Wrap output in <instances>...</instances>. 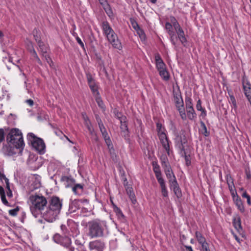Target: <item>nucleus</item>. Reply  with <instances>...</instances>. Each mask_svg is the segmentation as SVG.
<instances>
[{"mask_svg": "<svg viewBox=\"0 0 251 251\" xmlns=\"http://www.w3.org/2000/svg\"><path fill=\"white\" fill-rule=\"evenodd\" d=\"M158 136L163 147L166 151L168 155H169L170 147L166 133L165 132H160V133H158Z\"/></svg>", "mask_w": 251, "mask_h": 251, "instance_id": "obj_11", "label": "nucleus"}, {"mask_svg": "<svg viewBox=\"0 0 251 251\" xmlns=\"http://www.w3.org/2000/svg\"><path fill=\"white\" fill-rule=\"evenodd\" d=\"M115 212L116 213L118 217L120 218H124V215L122 212V211L120 210V208L118 207L115 206L114 208Z\"/></svg>", "mask_w": 251, "mask_h": 251, "instance_id": "obj_39", "label": "nucleus"}, {"mask_svg": "<svg viewBox=\"0 0 251 251\" xmlns=\"http://www.w3.org/2000/svg\"><path fill=\"white\" fill-rule=\"evenodd\" d=\"M118 118L120 119V121L121 122L120 128H121L122 132L123 133V135L126 138V136L128 135V133L127 126V124H126V118L124 116L118 117Z\"/></svg>", "mask_w": 251, "mask_h": 251, "instance_id": "obj_15", "label": "nucleus"}, {"mask_svg": "<svg viewBox=\"0 0 251 251\" xmlns=\"http://www.w3.org/2000/svg\"><path fill=\"white\" fill-rule=\"evenodd\" d=\"M89 246L91 249H96L98 251H100L103 248L104 244L100 241L96 240L90 242Z\"/></svg>", "mask_w": 251, "mask_h": 251, "instance_id": "obj_17", "label": "nucleus"}, {"mask_svg": "<svg viewBox=\"0 0 251 251\" xmlns=\"http://www.w3.org/2000/svg\"><path fill=\"white\" fill-rule=\"evenodd\" d=\"M176 106L179 111L181 118L183 120L186 119V115L184 108L183 101L180 95H176L175 96Z\"/></svg>", "mask_w": 251, "mask_h": 251, "instance_id": "obj_7", "label": "nucleus"}, {"mask_svg": "<svg viewBox=\"0 0 251 251\" xmlns=\"http://www.w3.org/2000/svg\"><path fill=\"white\" fill-rule=\"evenodd\" d=\"M87 80H88V83H89L90 82L94 81L90 75H87Z\"/></svg>", "mask_w": 251, "mask_h": 251, "instance_id": "obj_57", "label": "nucleus"}, {"mask_svg": "<svg viewBox=\"0 0 251 251\" xmlns=\"http://www.w3.org/2000/svg\"><path fill=\"white\" fill-rule=\"evenodd\" d=\"M156 129L158 133L161 132H165V129L162 127V125L160 123H157L156 124Z\"/></svg>", "mask_w": 251, "mask_h": 251, "instance_id": "obj_50", "label": "nucleus"}, {"mask_svg": "<svg viewBox=\"0 0 251 251\" xmlns=\"http://www.w3.org/2000/svg\"><path fill=\"white\" fill-rule=\"evenodd\" d=\"M229 189L230 191V192H233L234 190V184H232V186L231 185H228Z\"/></svg>", "mask_w": 251, "mask_h": 251, "instance_id": "obj_59", "label": "nucleus"}, {"mask_svg": "<svg viewBox=\"0 0 251 251\" xmlns=\"http://www.w3.org/2000/svg\"><path fill=\"white\" fill-rule=\"evenodd\" d=\"M19 211V208L18 207H17L16 208L9 210L8 211L9 214L13 216H15L17 215L18 212Z\"/></svg>", "mask_w": 251, "mask_h": 251, "instance_id": "obj_42", "label": "nucleus"}, {"mask_svg": "<svg viewBox=\"0 0 251 251\" xmlns=\"http://www.w3.org/2000/svg\"><path fill=\"white\" fill-rule=\"evenodd\" d=\"M27 49L29 50L30 53H31V54L33 56V57L36 59L37 62L39 64H41L42 62H41L40 59H39V58L38 57V55H37V54L35 50L34 49L33 46L31 42H29V43L27 45Z\"/></svg>", "mask_w": 251, "mask_h": 251, "instance_id": "obj_19", "label": "nucleus"}, {"mask_svg": "<svg viewBox=\"0 0 251 251\" xmlns=\"http://www.w3.org/2000/svg\"><path fill=\"white\" fill-rule=\"evenodd\" d=\"M202 251H210L208 249V244L206 243L201 245Z\"/></svg>", "mask_w": 251, "mask_h": 251, "instance_id": "obj_52", "label": "nucleus"}, {"mask_svg": "<svg viewBox=\"0 0 251 251\" xmlns=\"http://www.w3.org/2000/svg\"><path fill=\"white\" fill-rule=\"evenodd\" d=\"M155 173V176L159 182V184L160 183H163L164 182V179L161 176V173L160 171H155V172H154Z\"/></svg>", "mask_w": 251, "mask_h": 251, "instance_id": "obj_34", "label": "nucleus"}, {"mask_svg": "<svg viewBox=\"0 0 251 251\" xmlns=\"http://www.w3.org/2000/svg\"><path fill=\"white\" fill-rule=\"evenodd\" d=\"M104 224L97 221H92L88 223V235L91 238L101 237L103 235Z\"/></svg>", "mask_w": 251, "mask_h": 251, "instance_id": "obj_4", "label": "nucleus"}, {"mask_svg": "<svg viewBox=\"0 0 251 251\" xmlns=\"http://www.w3.org/2000/svg\"><path fill=\"white\" fill-rule=\"evenodd\" d=\"M174 28L175 29L177 35V38L179 40L181 44L183 46H185L187 43V40L185 37L184 32L178 23H175Z\"/></svg>", "mask_w": 251, "mask_h": 251, "instance_id": "obj_10", "label": "nucleus"}, {"mask_svg": "<svg viewBox=\"0 0 251 251\" xmlns=\"http://www.w3.org/2000/svg\"><path fill=\"white\" fill-rule=\"evenodd\" d=\"M89 84V87L90 88L92 87L93 86H96V84H95V81H91V82H90L89 83H88Z\"/></svg>", "mask_w": 251, "mask_h": 251, "instance_id": "obj_60", "label": "nucleus"}, {"mask_svg": "<svg viewBox=\"0 0 251 251\" xmlns=\"http://www.w3.org/2000/svg\"><path fill=\"white\" fill-rule=\"evenodd\" d=\"M102 28L104 35L112 46L119 50H121L122 49L121 43L107 22H102Z\"/></svg>", "mask_w": 251, "mask_h": 251, "instance_id": "obj_3", "label": "nucleus"}, {"mask_svg": "<svg viewBox=\"0 0 251 251\" xmlns=\"http://www.w3.org/2000/svg\"><path fill=\"white\" fill-rule=\"evenodd\" d=\"M105 8V10L106 11V12L107 13V15H110V13H111V10L108 9L107 10H106V8Z\"/></svg>", "mask_w": 251, "mask_h": 251, "instance_id": "obj_64", "label": "nucleus"}, {"mask_svg": "<svg viewBox=\"0 0 251 251\" xmlns=\"http://www.w3.org/2000/svg\"><path fill=\"white\" fill-rule=\"evenodd\" d=\"M172 26L173 25L171 24L169 22H167L166 23L165 28L170 36L172 43L176 47V40H177V37H176L175 32L172 30Z\"/></svg>", "mask_w": 251, "mask_h": 251, "instance_id": "obj_14", "label": "nucleus"}, {"mask_svg": "<svg viewBox=\"0 0 251 251\" xmlns=\"http://www.w3.org/2000/svg\"><path fill=\"white\" fill-rule=\"evenodd\" d=\"M155 58L156 63H157L158 62H162L163 61V60H162V59L160 57V56L158 54L155 55Z\"/></svg>", "mask_w": 251, "mask_h": 251, "instance_id": "obj_54", "label": "nucleus"}, {"mask_svg": "<svg viewBox=\"0 0 251 251\" xmlns=\"http://www.w3.org/2000/svg\"><path fill=\"white\" fill-rule=\"evenodd\" d=\"M196 237L198 241L200 244H201V245H202L206 243L204 237L201 235V234L200 232L198 231L196 232Z\"/></svg>", "mask_w": 251, "mask_h": 251, "instance_id": "obj_26", "label": "nucleus"}, {"mask_svg": "<svg viewBox=\"0 0 251 251\" xmlns=\"http://www.w3.org/2000/svg\"><path fill=\"white\" fill-rule=\"evenodd\" d=\"M228 94H229V98H230L229 101L232 103V104H233V105L234 106V108H236L237 107L236 100H235L234 97L233 96V95L230 94L229 92H228Z\"/></svg>", "mask_w": 251, "mask_h": 251, "instance_id": "obj_40", "label": "nucleus"}, {"mask_svg": "<svg viewBox=\"0 0 251 251\" xmlns=\"http://www.w3.org/2000/svg\"><path fill=\"white\" fill-rule=\"evenodd\" d=\"M26 102L30 106H32L33 104V101L31 99L26 100Z\"/></svg>", "mask_w": 251, "mask_h": 251, "instance_id": "obj_58", "label": "nucleus"}, {"mask_svg": "<svg viewBox=\"0 0 251 251\" xmlns=\"http://www.w3.org/2000/svg\"><path fill=\"white\" fill-rule=\"evenodd\" d=\"M173 189L175 195L176 196L177 198H179L181 196V192L179 186L176 188H174Z\"/></svg>", "mask_w": 251, "mask_h": 251, "instance_id": "obj_45", "label": "nucleus"}, {"mask_svg": "<svg viewBox=\"0 0 251 251\" xmlns=\"http://www.w3.org/2000/svg\"><path fill=\"white\" fill-rule=\"evenodd\" d=\"M163 168L164 169L165 174L169 181H172V179L176 178L170 166H168V167Z\"/></svg>", "mask_w": 251, "mask_h": 251, "instance_id": "obj_20", "label": "nucleus"}, {"mask_svg": "<svg viewBox=\"0 0 251 251\" xmlns=\"http://www.w3.org/2000/svg\"><path fill=\"white\" fill-rule=\"evenodd\" d=\"M242 84L245 95L251 105V85L245 77L243 78Z\"/></svg>", "mask_w": 251, "mask_h": 251, "instance_id": "obj_12", "label": "nucleus"}, {"mask_svg": "<svg viewBox=\"0 0 251 251\" xmlns=\"http://www.w3.org/2000/svg\"><path fill=\"white\" fill-rule=\"evenodd\" d=\"M160 161L163 168L170 166L168 161V159L166 154H162L160 156Z\"/></svg>", "mask_w": 251, "mask_h": 251, "instance_id": "obj_24", "label": "nucleus"}, {"mask_svg": "<svg viewBox=\"0 0 251 251\" xmlns=\"http://www.w3.org/2000/svg\"><path fill=\"white\" fill-rule=\"evenodd\" d=\"M33 34V36H34V37L35 38V40L38 42H39V41H40V38L39 37V31L35 28L33 31V32H32Z\"/></svg>", "mask_w": 251, "mask_h": 251, "instance_id": "obj_44", "label": "nucleus"}, {"mask_svg": "<svg viewBox=\"0 0 251 251\" xmlns=\"http://www.w3.org/2000/svg\"><path fill=\"white\" fill-rule=\"evenodd\" d=\"M156 67L157 70L158 71V72L166 68V65L163 62V61L158 62L157 63H156Z\"/></svg>", "mask_w": 251, "mask_h": 251, "instance_id": "obj_35", "label": "nucleus"}, {"mask_svg": "<svg viewBox=\"0 0 251 251\" xmlns=\"http://www.w3.org/2000/svg\"><path fill=\"white\" fill-rule=\"evenodd\" d=\"M7 144L4 145L2 149L3 153L7 155H12L16 153L15 149H19L21 151L25 146L21 131L14 128L10 130L6 138Z\"/></svg>", "mask_w": 251, "mask_h": 251, "instance_id": "obj_1", "label": "nucleus"}, {"mask_svg": "<svg viewBox=\"0 0 251 251\" xmlns=\"http://www.w3.org/2000/svg\"><path fill=\"white\" fill-rule=\"evenodd\" d=\"M61 181L64 183L66 187H72L75 184V180L66 176H62Z\"/></svg>", "mask_w": 251, "mask_h": 251, "instance_id": "obj_18", "label": "nucleus"}, {"mask_svg": "<svg viewBox=\"0 0 251 251\" xmlns=\"http://www.w3.org/2000/svg\"><path fill=\"white\" fill-rule=\"evenodd\" d=\"M83 185L80 184H75L72 188V190L75 194H79L82 191Z\"/></svg>", "mask_w": 251, "mask_h": 251, "instance_id": "obj_28", "label": "nucleus"}, {"mask_svg": "<svg viewBox=\"0 0 251 251\" xmlns=\"http://www.w3.org/2000/svg\"><path fill=\"white\" fill-rule=\"evenodd\" d=\"M0 196H1V201H2V203L4 205L8 206L9 204V203H8V201L6 200V199L5 197V192L3 194H2Z\"/></svg>", "mask_w": 251, "mask_h": 251, "instance_id": "obj_49", "label": "nucleus"}, {"mask_svg": "<svg viewBox=\"0 0 251 251\" xmlns=\"http://www.w3.org/2000/svg\"><path fill=\"white\" fill-rule=\"evenodd\" d=\"M171 22L172 23V25L174 27V24L175 23H178V22L176 21V20L173 18L172 20H171Z\"/></svg>", "mask_w": 251, "mask_h": 251, "instance_id": "obj_61", "label": "nucleus"}, {"mask_svg": "<svg viewBox=\"0 0 251 251\" xmlns=\"http://www.w3.org/2000/svg\"><path fill=\"white\" fill-rule=\"evenodd\" d=\"M39 50L41 51L43 57L45 59L47 63L51 67H53V62L48 54L49 49L48 47L41 41L38 42Z\"/></svg>", "mask_w": 251, "mask_h": 251, "instance_id": "obj_8", "label": "nucleus"}, {"mask_svg": "<svg viewBox=\"0 0 251 251\" xmlns=\"http://www.w3.org/2000/svg\"><path fill=\"white\" fill-rule=\"evenodd\" d=\"M63 237H61L59 234H56L53 236V239L55 242L59 244L61 241Z\"/></svg>", "mask_w": 251, "mask_h": 251, "instance_id": "obj_41", "label": "nucleus"}, {"mask_svg": "<svg viewBox=\"0 0 251 251\" xmlns=\"http://www.w3.org/2000/svg\"><path fill=\"white\" fill-rule=\"evenodd\" d=\"M7 188L9 190V191L7 192V195L8 197H12V191L10 190V188H9V184H8V183L7 182Z\"/></svg>", "mask_w": 251, "mask_h": 251, "instance_id": "obj_55", "label": "nucleus"}, {"mask_svg": "<svg viewBox=\"0 0 251 251\" xmlns=\"http://www.w3.org/2000/svg\"><path fill=\"white\" fill-rule=\"evenodd\" d=\"M29 200L31 202L30 211L35 217H37L38 211L41 212L46 206L47 200L45 197L39 195H32Z\"/></svg>", "mask_w": 251, "mask_h": 251, "instance_id": "obj_2", "label": "nucleus"}, {"mask_svg": "<svg viewBox=\"0 0 251 251\" xmlns=\"http://www.w3.org/2000/svg\"><path fill=\"white\" fill-rule=\"evenodd\" d=\"M130 23L132 25L133 28L136 31L140 28L137 22L134 20L133 18H130Z\"/></svg>", "mask_w": 251, "mask_h": 251, "instance_id": "obj_37", "label": "nucleus"}, {"mask_svg": "<svg viewBox=\"0 0 251 251\" xmlns=\"http://www.w3.org/2000/svg\"><path fill=\"white\" fill-rule=\"evenodd\" d=\"M242 196L243 198H245L247 199V203L250 205L251 204V197L246 192H244L242 195Z\"/></svg>", "mask_w": 251, "mask_h": 251, "instance_id": "obj_46", "label": "nucleus"}, {"mask_svg": "<svg viewBox=\"0 0 251 251\" xmlns=\"http://www.w3.org/2000/svg\"><path fill=\"white\" fill-rule=\"evenodd\" d=\"M226 181L228 185H232V184H234L233 179L230 176H226Z\"/></svg>", "mask_w": 251, "mask_h": 251, "instance_id": "obj_51", "label": "nucleus"}, {"mask_svg": "<svg viewBox=\"0 0 251 251\" xmlns=\"http://www.w3.org/2000/svg\"><path fill=\"white\" fill-rule=\"evenodd\" d=\"M97 120L98 121L99 126L100 130L102 133V136L104 138L105 143L107 144L108 148H110V147L111 146V141L110 139L109 136L108 135V133L106 132V129L104 126L100 118L97 117ZM109 151L111 154L112 153V152H114V151L112 147H111V149H109Z\"/></svg>", "mask_w": 251, "mask_h": 251, "instance_id": "obj_6", "label": "nucleus"}, {"mask_svg": "<svg viewBox=\"0 0 251 251\" xmlns=\"http://www.w3.org/2000/svg\"><path fill=\"white\" fill-rule=\"evenodd\" d=\"M59 213V212L49 207L47 210L43 213V216L47 221L53 222L56 219Z\"/></svg>", "mask_w": 251, "mask_h": 251, "instance_id": "obj_9", "label": "nucleus"}, {"mask_svg": "<svg viewBox=\"0 0 251 251\" xmlns=\"http://www.w3.org/2000/svg\"><path fill=\"white\" fill-rule=\"evenodd\" d=\"M185 162H186V165L187 166H189L190 164V163H191V161H190V159L189 158V157L185 155Z\"/></svg>", "mask_w": 251, "mask_h": 251, "instance_id": "obj_56", "label": "nucleus"}, {"mask_svg": "<svg viewBox=\"0 0 251 251\" xmlns=\"http://www.w3.org/2000/svg\"><path fill=\"white\" fill-rule=\"evenodd\" d=\"M170 182V187L171 188L174 189V188H176L178 187L177 182L176 181V178H175L172 179V181H169Z\"/></svg>", "mask_w": 251, "mask_h": 251, "instance_id": "obj_43", "label": "nucleus"}, {"mask_svg": "<svg viewBox=\"0 0 251 251\" xmlns=\"http://www.w3.org/2000/svg\"><path fill=\"white\" fill-rule=\"evenodd\" d=\"M196 108L198 111H201V116H205L206 115L205 111L204 109H203L202 107L201 101L200 100H198V101H197V103L196 105Z\"/></svg>", "mask_w": 251, "mask_h": 251, "instance_id": "obj_29", "label": "nucleus"}, {"mask_svg": "<svg viewBox=\"0 0 251 251\" xmlns=\"http://www.w3.org/2000/svg\"><path fill=\"white\" fill-rule=\"evenodd\" d=\"M186 248L187 251H193L192 248L191 246H186Z\"/></svg>", "mask_w": 251, "mask_h": 251, "instance_id": "obj_63", "label": "nucleus"}, {"mask_svg": "<svg viewBox=\"0 0 251 251\" xmlns=\"http://www.w3.org/2000/svg\"><path fill=\"white\" fill-rule=\"evenodd\" d=\"M201 126V132L202 134H203L205 136H207L208 135V133L207 132V130L206 127L205 125L204 124V122H201L200 123Z\"/></svg>", "mask_w": 251, "mask_h": 251, "instance_id": "obj_36", "label": "nucleus"}, {"mask_svg": "<svg viewBox=\"0 0 251 251\" xmlns=\"http://www.w3.org/2000/svg\"><path fill=\"white\" fill-rule=\"evenodd\" d=\"M126 192L127 195H128L129 198L130 199L132 202L133 203H135L136 201V200L135 198V194L133 192V189L132 188L128 187L126 188Z\"/></svg>", "mask_w": 251, "mask_h": 251, "instance_id": "obj_21", "label": "nucleus"}, {"mask_svg": "<svg viewBox=\"0 0 251 251\" xmlns=\"http://www.w3.org/2000/svg\"><path fill=\"white\" fill-rule=\"evenodd\" d=\"M61 207L62 203L58 197H53L51 199L49 207L59 213Z\"/></svg>", "mask_w": 251, "mask_h": 251, "instance_id": "obj_13", "label": "nucleus"}, {"mask_svg": "<svg viewBox=\"0 0 251 251\" xmlns=\"http://www.w3.org/2000/svg\"><path fill=\"white\" fill-rule=\"evenodd\" d=\"M160 185L161 189V193L162 195L164 197H168V191L167 190L165 182L163 183L159 184Z\"/></svg>", "mask_w": 251, "mask_h": 251, "instance_id": "obj_33", "label": "nucleus"}, {"mask_svg": "<svg viewBox=\"0 0 251 251\" xmlns=\"http://www.w3.org/2000/svg\"><path fill=\"white\" fill-rule=\"evenodd\" d=\"M59 244L65 247L68 248L71 245V241L68 237L65 236L63 237Z\"/></svg>", "mask_w": 251, "mask_h": 251, "instance_id": "obj_23", "label": "nucleus"}, {"mask_svg": "<svg viewBox=\"0 0 251 251\" xmlns=\"http://www.w3.org/2000/svg\"><path fill=\"white\" fill-rule=\"evenodd\" d=\"M27 138L33 148L41 154L44 153L45 144L42 139L36 137L32 133H28Z\"/></svg>", "mask_w": 251, "mask_h": 251, "instance_id": "obj_5", "label": "nucleus"}, {"mask_svg": "<svg viewBox=\"0 0 251 251\" xmlns=\"http://www.w3.org/2000/svg\"><path fill=\"white\" fill-rule=\"evenodd\" d=\"M159 73L160 76L162 77V78L163 79H164V80H166V81L169 80L170 75H169L168 72H167V71L166 70V68H165V69H163L161 71H160L159 72Z\"/></svg>", "mask_w": 251, "mask_h": 251, "instance_id": "obj_27", "label": "nucleus"}, {"mask_svg": "<svg viewBox=\"0 0 251 251\" xmlns=\"http://www.w3.org/2000/svg\"><path fill=\"white\" fill-rule=\"evenodd\" d=\"M95 97L99 106L101 108L103 109L104 108V104L100 95H98V96H96Z\"/></svg>", "mask_w": 251, "mask_h": 251, "instance_id": "obj_38", "label": "nucleus"}, {"mask_svg": "<svg viewBox=\"0 0 251 251\" xmlns=\"http://www.w3.org/2000/svg\"><path fill=\"white\" fill-rule=\"evenodd\" d=\"M84 120L85 125L87 126L89 132L91 134H92L94 131V129L92 128V127L91 126V123H90L89 120L88 119H87V118L85 117H84Z\"/></svg>", "mask_w": 251, "mask_h": 251, "instance_id": "obj_31", "label": "nucleus"}, {"mask_svg": "<svg viewBox=\"0 0 251 251\" xmlns=\"http://www.w3.org/2000/svg\"><path fill=\"white\" fill-rule=\"evenodd\" d=\"M153 170L154 172L160 171L159 166L157 164L153 163Z\"/></svg>", "mask_w": 251, "mask_h": 251, "instance_id": "obj_53", "label": "nucleus"}, {"mask_svg": "<svg viewBox=\"0 0 251 251\" xmlns=\"http://www.w3.org/2000/svg\"><path fill=\"white\" fill-rule=\"evenodd\" d=\"M4 190L3 188L0 186V196H1L2 194H3L4 193Z\"/></svg>", "mask_w": 251, "mask_h": 251, "instance_id": "obj_62", "label": "nucleus"}, {"mask_svg": "<svg viewBox=\"0 0 251 251\" xmlns=\"http://www.w3.org/2000/svg\"><path fill=\"white\" fill-rule=\"evenodd\" d=\"M233 225L235 228L239 231L242 230L241 220L239 217L235 218L233 220Z\"/></svg>", "mask_w": 251, "mask_h": 251, "instance_id": "obj_22", "label": "nucleus"}, {"mask_svg": "<svg viewBox=\"0 0 251 251\" xmlns=\"http://www.w3.org/2000/svg\"><path fill=\"white\" fill-rule=\"evenodd\" d=\"M137 34L139 35L140 38L142 41H145L146 40V35L144 32V31L140 28V27L136 30Z\"/></svg>", "mask_w": 251, "mask_h": 251, "instance_id": "obj_30", "label": "nucleus"}, {"mask_svg": "<svg viewBox=\"0 0 251 251\" xmlns=\"http://www.w3.org/2000/svg\"><path fill=\"white\" fill-rule=\"evenodd\" d=\"M74 36L75 37V38H76V40L77 42V43L80 45V46L84 49V45L83 44V43L82 42V41H81V40L80 39V38L77 35L76 33H74L73 34Z\"/></svg>", "mask_w": 251, "mask_h": 251, "instance_id": "obj_47", "label": "nucleus"}, {"mask_svg": "<svg viewBox=\"0 0 251 251\" xmlns=\"http://www.w3.org/2000/svg\"><path fill=\"white\" fill-rule=\"evenodd\" d=\"M192 101V100L190 97H187L185 98L186 109L193 108Z\"/></svg>", "mask_w": 251, "mask_h": 251, "instance_id": "obj_32", "label": "nucleus"}, {"mask_svg": "<svg viewBox=\"0 0 251 251\" xmlns=\"http://www.w3.org/2000/svg\"><path fill=\"white\" fill-rule=\"evenodd\" d=\"M90 88H91V91L93 92V95L95 97L98 96V95H99V92L98 91L97 86L96 85L95 86H93L92 87H91Z\"/></svg>", "mask_w": 251, "mask_h": 251, "instance_id": "obj_48", "label": "nucleus"}, {"mask_svg": "<svg viewBox=\"0 0 251 251\" xmlns=\"http://www.w3.org/2000/svg\"><path fill=\"white\" fill-rule=\"evenodd\" d=\"M233 198L234 203L237 207L238 210H240L241 212L244 213L245 208L241 199L237 196H233Z\"/></svg>", "mask_w": 251, "mask_h": 251, "instance_id": "obj_16", "label": "nucleus"}, {"mask_svg": "<svg viewBox=\"0 0 251 251\" xmlns=\"http://www.w3.org/2000/svg\"><path fill=\"white\" fill-rule=\"evenodd\" d=\"M187 115L190 120H193L196 118V113L195 112L194 108L187 109Z\"/></svg>", "mask_w": 251, "mask_h": 251, "instance_id": "obj_25", "label": "nucleus"}]
</instances>
